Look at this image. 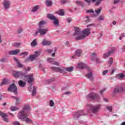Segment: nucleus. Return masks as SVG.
<instances>
[{
	"mask_svg": "<svg viewBox=\"0 0 125 125\" xmlns=\"http://www.w3.org/2000/svg\"><path fill=\"white\" fill-rule=\"evenodd\" d=\"M21 45V44L20 43L18 42H15L14 44L13 45V46L18 47Z\"/></svg>",
	"mask_w": 125,
	"mask_h": 125,
	"instance_id": "09e8293b",
	"label": "nucleus"
},
{
	"mask_svg": "<svg viewBox=\"0 0 125 125\" xmlns=\"http://www.w3.org/2000/svg\"><path fill=\"white\" fill-rule=\"evenodd\" d=\"M10 110L12 112H15V111H17L18 110H19V108L15 106H12L10 107Z\"/></svg>",
	"mask_w": 125,
	"mask_h": 125,
	"instance_id": "f704fd0d",
	"label": "nucleus"
},
{
	"mask_svg": "<svg viewBox=\"0 0 125 125\" xmlns=\"http://www.w3.org/2000/svg\"><path fill=\"white\" fill-rule=\"evenodd\" d=\"M32 85H33V84H31L30 86L28 87V90L29 91V92H31L32 91Z\"/></svg>",
	"mask_w": 125,
	"mask_h": 125,
	"instance_id": "680f3d73",
	"label": "nucleus"
},
{
	"mask_svg": "<svg viewBox=\"0 0 125 125\" xmlns=\"http://www.w3.org/2000/svg\"><path fill=\"white\" fill-rule=\"evenodd\" d=\"M7 90L9 91V92H14L15 95L18 94V88L15 83L10 84Z\"/></svg>",
	"mask_w": 125,
	"mask_h": 125,
	"instance_id": "20e7f679",
	"label": "nucleus"
},
{
	"mask_svg": "<svg viewBox=\"0 0 125 125\" xmlns=\"http://www.w3.org/2000/svg\"><path fill=\"white\" fill-rule=\"evenodd\" d=\"M125 92V87L123 86H115L113 92V95L115 96L117 93H123Z\"/></svg>",
	"mask_w": 125,
	"mask_h": 125,
	"instance_id": "7ed1b4c3",
	"label": "nucleus"
},
{
	"mask_svg": "<svg viewBox=\"0 0 125 125\" xmlns=\"http://www.w3.org/2000/svg\"><path fill=\"white\" fill-rule=\"evenodd\" d=\"M47 18H48L49 20L53 21V20H54L56 18V17L51 14H47Z\"/></svg>",
	"mask_w": 125,
	"mask_h": 125,
	"instance_id": "4be33fe9",
	"label": "nucleus"
},
{
	"mask_svg": "<svg viewBox=\"0 0 125 125\" xmlns=\"http://www.w3.org/2000/svg\"><path fill=\"white\" fill-rule=\"evenodd\" d=\"M0 116L1 117L2 119H3V121L5 122V123H8L9 122L8 118H7V114L6 113L0 111Z\"/></svg>",
	"mask_w": 125,
	"mask_h": 125,
	"instance_id": "ddd939ff",
	"label": "nucleus"
},
{
	"mask_svg": "<svg viewBox=\"0 0 125 125\" xmlns=\"http://www.w3.org/2000/svg\"><path fill=\"white\" fill-rule=\"evenodd\" d=\"M23 32V29L21 28H19L18 31V34H21Z\"/></svg>",
	"mask_w": 125,
	"mask_h": 125,
	"instance_id": "052dcab7",
	"label": "nucleus"
},
{
	"mask_svg": "<svg viewBox=\"0 0 125 125\" xmlns=\"http://www.w3.org/2000/svg\"><path fill=\"white\" fill-rule=\"evenodd\" d=\"M26 111H30V106L24 105L21 111H20L18 115V118L22 122H25L26 124H32L33 121L29 118V114L26 113Z\"/></svg>",
	"mask_w": 125,
	"mask_h": 125,
	"instance_id": "f257e3e1",
	"label": "nucleus"
},
{
	"mask_svg": "<svg viewBox=\"0 0 125 125\" xmlns=\"http://www.w3.org/2000/svg\"><path fill=\"white\" fill-rule=\"evenodd\" d=\"M26 79H28L27 83H31L33 84V83L34 82V74H31L29 75H27V77Z\"/></svg>",
	"mask_w": 125,
	"mask_h": 125,
	"instance_id": "4468645a",
	"label": "nucleus"
},
{
	"mask_svg": "<svg viewBox=\"0 0 125 125\" xmlns=\"http://www.w3.org/2000/svg\"><path fill=\"white\" fill-rule=\"evenodd\" d=\"M55 81V78H52L50 79H48L46 80V83H47V84H49V83H53V82Z\"/></svg>",
	"mask_w": 125,
	"mask_h": 125,
	"instance_id": "c756f323",
	"label": "nucleus"
},
{
	"mask_svg": "<svg viewBox=\"0 0 125 125\" xmlns=\"http://www.w3.org/2000/svg\"><path fill=\"white\" fill-rule=\"evenodd\" d=\"M57 14L58 15H60V16H63L65 14V12H64V10L60 9L58 12H56Z\"/></svg>",
	"mask_w": 125,
	"mask_h": 125,
	"instance_id": "c85d7f7f",
	"label": "nucleus"
},
{
	"mask_svg": "<svg viewBox=\"0 0 125 125\" xmlns=\"http://www.w3.org/2000/svg\"><path fill=\"white\" fill-rule=\"evenodd\" d=\"M39 69H41L42 72H45V67H42V65L41 63H40L39 65Z\"/></svg>",
	"mask_w": 125,
	"mask_h": 125,
	"instance_id": "a19ab883",
	"label": "nucleus"
},
{
	"mask_svg": "<svg viewBox=\"0 0 125 125\" xmlns=\"http://www.w3.org/2000/svg\"><path fill=\"white\" fill-rule=\"evenodd\" d=\"M53 23L54 26H56V27L59 26V20H58L57 18H56L54 20H53Z\"/></svg>",
	"mask_w": 125,
	"mask_h": 125,
	"instance_id": "cd10ccee",
	"label": "nucleus"
},
{
	"mask_svg": "<svg viewBox=\"0 0 125 125\" xmlns=\"http://www.w3.org/2000/svg\"><path fill=\"white\" fill-rule=\"evenodd\" d=\"M36 59V58L34 56V55H30L29 57H27L25 59V62H32Z\"/></svg>",
	"mask_w": 125,
	"mask_h": 125,
	"instance_id": "6ab92c4d",
	"label": "nucleus"
},
{
	"mask_svg": "<svg viewBox=\"0 0 125 125\" xmlns=\"http://www.w3.org/2000/svg\"><path fill=\"white\" fill-rule=\"evenodd\" d=\"M125 77V74L123 73H121L120 74L116 75V78L118 79V80H123V79H124Z\"/></svg>",
	"mask_w": 125,
	"mask_h": 125,
	"instance_id": "bb28decb",
	"label": "nucleus"
},
{
	"mask_svg": "<svg viewBox=\"0 0 125 125\" xmlns=\"http://www.w3.org/2000/svg\"><path fill=\"white\" fill-rule=\"evenodd\" d=\"M97 56H96V54L95 53H93L91 56L92 61H94V60H96L97 64H99L101 63V62L98 58H96Z\"/></svg>",
	"mask_w": 125,
	"mask_h": 125,
	"instance_id": "2eb2a0df",
	"label": "nucleus"
},
{
	"mask_svg": "<svg viewBox=\"0 0 125 125\" xmlns=\"http://www.w3.org/2000/svg\"><path fill=\"white\" fill-rule=\"evenodd\" d=\"M66 21L67 22V23H71V22H72L73 21V19H71V18H68L66 19Z\"/></svg>",
	"mask_w": 125,
	"mask_h": 125,
	"instance_id": "5fc2aeb1",
	"label": "nucleus"
},
{
	"mask_svg": "<svg viewBox=\"0 0 125 125\" xmlns=\"http://www.w3.org/2000/svg\"><path fill=\"white\" fill-rule=\"evenodd\" d=\"M18 83L20 87H25L26 86V83L22 80H20Z\"/></svg>",
	"mask_w": 125,
	"mask_h": 125,
	"instance_id": "393cba45",
	"label": "nucleus"
},
{
	"mask_svg": "<svg viewBox=\"0 0 125 125\" xmlns=\"http://www.w3.org/2000/svg\"><path fill=\"white\" fill-rule=\"evenodd\" d=\"M108 73V70H105L103 72V76H105Z\"/></svg>",
	"mask_w": 125,
	"mask_h": 125,
	"instance_id": "13d9d810",
	"label": "nucleus"
},
{
	"mask_svg": "<svg viewBox=\"0 0 125 125\" xmlns=\"http://www.w3.org/2000/svg\"><path fill=\"white\" fill-rule=\"evenodd\" d=\"M18 67H19V68H22L23 67V65L21 64L20 62H18Z\"/></svg>",
	"mask_w": 125,
	"mask_h": 125,
	"instance_id": "4d7b16f0",
	"label": "nucleus"
},
{
	"mask_svg": "<svg viewBox=\"0 0 125 125\" xmlns=\"http://www.w3.org/2000/svg\"><path fill=\"white\" fill-rule=\"evenodd\" d=\"M53 65H56V66H59V62L54 61Z\"/></svg>",
	"mask_w": 125,
	"mask_h": 125,
	"instance_id": "bf43d9fd",
	"label": "nucleus"
},
{
	"mask_svg": "<svg viewBox=\"0 0 125 125\" xmlns=\"http://www.w3.org/2000/svg\"><path fill=\"white\" fill-rule=\"evenodd\" d=\"M51 69L53 71H55V72H58L59 73L65 74V73H66V71L69 72H73V71L74 70V67L71 66L70 67L61 69L60 67L52 66L51 67Z\"/></svg>",
	"mask_w": 125,
	"mask_h": 125,
	"instance_id": "f03ea898",
	"label": "nucleus"
},
{
	"mask_svg": "<svg viewBox=\"0 0 125 125\" xmlns=\"http://www.w3.org/2000/svg\"><path fill=\"white\" fill-rule=\"evenodd\" d=\"M103 0H98V1L95 4V6H98V5L101 3V1Z\"/></svg>",
	"mask_w": 125,
	"mask_h": 125,
	"instance_id": "a18cd8bd",
	"label": "nucleus"
},
{
	"mask_svg": "<svg viewBox=\"0 0 125 125\" xmlns=\"http://www.w3.org/2000/svg\"><path fill=\"white\" fill-rule=\"evenodd\" d=\"M106 109L108 110L109 112H112V111H113V108L112 107V106H107L106 107Z\"/></svg>",
	"mask_w": 125,
	"mask_h": 125,
	"instance_id": "864d4df0",
	"label": "nucleus"
},
{
	"mask_svg": "<svg viewBox=\"0 0 125 125\" xmlns=\"http://www.w3.org/2000/svg\"><path fill=\"white\" fill-rule=\"evenodd\" d=\"M115 51H116V49H113L112 50H109L106 53H104L103 55L104 56V57L107 58L109 57V56H111V54H114L115 53Z\"/></svg>",
	"mask_w": 125,
	"mask_h": 125,
	"instance_id": "f8f14e48",
	"label": "nucleus"
},
{
	"mask_svg": "<svg viewBox=\"0 0 125 125\" xmlns=\"http://www.w3.org/2000/svg\"><path fill=\"white\" fill-rule=\"evenodd\" d=\"M76 3L77 4L80 5V6H82V7H83V6L84 5V3H83V2L81 1L80 0H76Z\"/></svg>",
	"mask_w": 125,
	"mask_h": 125,
	"instance_id": "2f4dec72",
	"label": "nucleus"
},
{
	"mask_svg": "<svg viewBox=\"0 0 125 125\" xmlns=\"http://www.w3.org/2000/svg\"><path fill=\"white\" fill-rule=\"evenodd\" d=\"M42 44L43 46H45V45H50V44H51V42L44 40L42 42Z\"/></svg>",
	"mask_w": 125,
	"mask_h": 125,
	"instance_id": "b1692460",
	"label": "nucleus"
},
{
	"mask_svg": "<svg viewBox=\"0 0 125 125\" xmlns=\"http://www.w3.org/2000/svg\"><path fill=\"white\" fill-rule=\"evenodd\" d=\"M120 0H114L113 2L114 4H116V3H118V2H120Z\"/></svg>",
	"mask_w": 125,
	"mask_h": 125,
	"instance_id": "69168bd1",
	"label": "nucleus"
},
{
	"mask_svg": "<svg viewBox=\"0 0 125 125\" xmlns=\"http://www.w3.org/2000/svg\"><path fill=\"white\" fill-rule=\"evenodd\" d=\"M101 10H102V7H100L99 9H97L95 10V12L96 13L97 15H99L100 13L101 12Z\"/></svg>",
	"mask_w": 125,
	"mask_h": 125,
	"instance_id": "58836bf2",
	"label": "nucleus"
},
{
	"mask_svg": "<svg viewBox=\"0 0 125 125\" xmlns=\"http://www.w3.org/2000/svg\"><path fill=\"white\" fill-rule=\"evenodd\" d=\"M82 116H85V114L83 113V110H80L77 111L74 114V119H79L80 117Z\"/></svg>",
	"mask_w": 125,
	"mask_h": 125,
	"instance_id": "0eeeda50",
	"label": "nucleus"
},
{
	"mask_svg": "<svg viewBox=\"0 0 125 125\" xmlns=\"http://www.w3.org/2000/svg\"><path fill=\"white\" fill-rule=\"evenodd\" d=\"M40 33V30H39V28L38 29V30L35 32V33L34 34V37H38V35Z\"/></svg>",
	"mask_w": 125,
	"mask_h": 125,
	"instance_id": "6e6d98bb",
	"label": "nucleus"
},
{
	"mask_svg": "<svg viewBox=\"0 0 125 125\" xmlns=\"http://www.w3.org/2000/svg\"><path fill=\"white\" fill-rule=\"evenodd\" d=\"M29 54L28 52H23L19 54V56H22V55H24V56H27Z\"/></svg>",
	"mask_w": 125,
	"mask_h": 125,
	"instance_id": "c03bdc74",
	"label": "nucleus"
},
{
	"mask_svg": "<svg viewBox=\"0 0 125 125\" xmlns=\"http://www.w3.org/2000/svg\"><path fill=\"white\" fill-rule=\"evenodd\" d=\"M3 5L4 9L5 10H6V9H9V8H10V1L8 0H4Z\"/></svg>",
	"mask_w": 125,
	"mask_h": 125,
	"instance_id": "1a4fd4ad",
	"label": "nucleus"
},
{
	"mask_svg": "<svg viewBox=\"0 0 125 125\" xmlns=\"http://www.w3.org/2000/svg\"><path fill=\"white\" fill-rule=\"evenodd\" d=\"M108 65L110 64V66L113 64V58H109V60L108 62Z\"/></svg>",
	"mask_w": 125,
	"mask_h": 125,
	"instance_id": "8fccbe9b",
	"label": "nucleus"
},
{
	"mask_svg": "<svg viewBox=\"0 0 125 125\" xmlns=\"http://www.w3.org/2000/svg\"><path fill=\"white\" fill-rule=\"evenodd\" d=\"M38 29L39 30V33H40L41 36H43V35H45V34L48 32V28L42 29V27L40 26Z\"/></svg>",
	"mask_w": 125,
	"mask_h": 125,
	"instance_id": "f3484780",
	"label": "nucleus"
},
{
	"mask_svg": "<svg viewBox=\"0 0 125 125\" xmlns=\"http://www.w3.org/2000/svg\"><path fill=\"white\" fill-rule=\"evenodd\" d=\"M49 105L50 107H53L54 106V102H53V100H51L50 101Z\"/></svg>",
	"mask_w": 125,
	"mask_h": 125,
	"instance_id": "49530a36",
	"label": "nucleus"
},
{
	"mask_svg": "<svg viewBox=\"0 0 125 125\" xmlns=\"http://www.w3.org/2000/svg\"><path fill=\"white\" fill-rule=\"evenodd\" d=\"M88 107L89 108V109H91V111L93 114H96V113H97V112L100 110V108H101V105L96 104L95 105H93L92 104H88Z\"/></svg>",
	"mask_w": 125,
	"mask_h": 125,
	"instance_id": "39448f33",
	"label": "nucleus"
},
{
	"mask_svg": "<svg viewBox=\"0 0 125 125\" xmlns=\"http://www.w3.org/2000/svg\"><path fill=\"white\" fill-rule=\"evenodd\" d=\"M14 60L16 61V62L18 63L19 62V60L17 59V58H14Z\"/></svg>",
	"mask_w": 125,
	"mask_h": 125,
	"instance_id": "338daca9",
	"label": "nucleus"
},
{
	"mask_svg": "<svg viewBox=\"0 0 125 125\" xmlns=\"http://www.w3.org/2000/svg\"><path fill=\"white\" fill-rule=\"evenodd\" d=\"M78 36H78L75 38V40L76 41H82V40H84V39H85V36L83 35V34Z\"/></svg>",
	"mask_w": 125,
	"mask_h": 125,
	"instance_id": "412c9836",
	"label": "nucleus"
},
{
	"mask_svg": "<svg viewBox=\"0 0 125 125\" xmlns=\"http://www.w3.org/2000/svg\"><path fill=\"white\" fill-rule=\"evenodd\" d=\"M13 76L16 79H18L20 77V71H13Z\"/></svg>",
	"mask_w": 125,
	"mask_h": 125,
	"instance_id": "5701e85b",
	"label": "nucleus"
},
{
	"mask_svg": "<svg viewBox=\"0 0 125 125\" xmlns=\"http://www.w3.org/2000/svg\"><path fill=\"white\" fill-rule=\"evenodd\" d=\"M45 4L46 6L50 7V6H52L53 5V2H52V0H46Z\"/></svg>",
	"mask_w": 125,
	"mask_h": 125,
	"instance_id": "a878e982",
	"label": "nucleus"
},
{
	"mask_svg": "<svg viewBox=\"0 0 125 125\" xmlns=\"http://www.w3.org/2000/svg\"><path fill=\"white\" fill-rule=\"evenodd\" d=\"M39 7L40 6L39 5H36L35 6L33 7L31 10V12H36V11H38Z\"/></svg>",
	"mask_w": 125,
	"mask_h": 125,
	"instance_id": "72a5a7b5",
	"label": "nucleus"
},
{
	"mask_svg": "<svg viewBox=\"0 0 125 125\" xmlns=\"http://www.w3.org/2000/svg\"><path fill=\"white\" fill-rule=\"evenodd\" d=\"M40 54L41 52H40L39 51H36L35 52V54H34L33 56L35 58H37V57H39V56H40Z\"/></svg>",
	"mask_w": 125,
	"mask_h": 125,
	"instance_id": "4c0bfd02",
	"label": "nucleus"
},
{
	"mask_svg": "<svg viewBox=\"0 0 125 125\" xmlns=\"http://www.w3.org/2000/svg\"><path fill=\"white\" fill-rule=\"evenodd\" d=\"M88 73L86 75V77L87 79H89L91 81V82H92L94 80L92 71L89 69H88Z\"/></svg>",
	"mask_w": 125,
	"mask_h": 125,
	"instance_id": "dca6fc26",
	"label": "nucleus"
},
{
	"mask_svg": "<svg viewBox=\"0 0 125 125\" xmlns=\"http://www.w3.org/2000/svg\"><path fill=\"white\" fill-rule=\"evenodd\" d=\"M67 2V1H65V0H62L61 1V3L62 4H64V3H66Z\"/></svg>",
	"mask_w": 125,
	"mask_h": 125,
	"instance_id": "774afa93",
	"label": "nucleus"
},
{
	"mask_svg": "<svg viewBox=\"0 0 125 125\" xmlns=\"http://www.w3.org/2000/svg\"><path fill=\"white\" fill-rule=\"evenodd\" d=\"M20 52V49H15L9 52V55H16Z\"/></svg>",
	"mask_w": 125,
	"mask_h": 125,
	"instance_id": "aec40b11",
	"label": "nucleus"
},
{
	"mask_svg": "<svg viewBox=\"0 0 125 125\" xmlns=\"http://www.w3.org/2000/svg\"><path fill=\"white\" fill-rule=\"evenodd\" d=\"M103 36V32L100 33V36L98 38V39L100 40L101 38H102Z\"/></svg>",
	"mask_w": 125,
	"mask_h": 125,
	"instance_id": "e2e57ef3",
	"label": "nucleus"
},
{
	"mask_svg": "<svg viewBox=\"0 0 125 125\" xmlns=\"http://www.w3.org/2000/svg\"><path fill=\"white\" fill-rule=\"evenodd\" d=\"M46 51L48 53H52V52H53V51L52 49H47Z\"/></svg>",
	"mask_w": 125,
	"mask_h": 125,
	"instance_id": "0e129e2a",
	"label": "nucleus"
},
{
	"mask_svg": "<svg viewBox=\"0 0 125 125\" xmlns=\"http://www.w3.org/2000/svg\"><path fill=\"white\" fill-rule=\"evenodd\" d=\"M86 12L87 13L93 14L94 13V10H93V9H89V10H87Z\"/></svg>",
	"mask_w": 125,
	"mask_h": 125,
	"instance_id": "de8ad7c7",
	"label": "nucleus"
},
{
	"mask_svg": "<svg viewBox=\"0 0 125 125\" xmlns=\"http://www.w3.org/2000/svg\"><path fill=\"white\" fill-rule=\"evenodd\" d=\"M31 46H36V45H38V42H37V39H34L31 42Z\"/></svg>",
	"mask_w": 125,
	"mask_h": 125,
	"instance_id": "c9c22d12",
	"label": "nucleus"
},
{
	"mask_svg": "<svg viewBox=\"0 0 125 125\" xmlns=\"http://www.w3.org/2000/svg\"><path fill=\"white\" fill-rule=\"evenodd\" d=\"M78 69H87V70H88V69H89V67H88V66H87V65L83 62L78 63Z\"/></svg>",
	"mask_w": 125,
	"mask_h": 125,
	"instance_id": "9d476101",
	"label": "nucleus"
},
{
	"mask_svg": "<svg viewBox=\"0 0 125 125\" xmlns=\"http://www.w3.org/2000/svg\"><path fill=\"white\" fill-rule=\"evenodd\" d=\"M47 60L49 63H51V64H52L54 62V59L53 58H48Z\"/></svg>",
	"mask_w": 125,
	"mask_h": 125,
	"instance_id": "79ce46f5",
	"label": "nucleus"
},
{
	"mask_svg": "<svg viewBox=\"0 0 125 125\" xmlns=\"http://www.w3.org/2000/svg\"><path fill=\"white\" fill-rule=\"evenodd\" d=\"M82 34L85 37H87L90 35V29L86 28L82 31Z\"/></svg>",
	"mask_w": 125,
	"mask_h": 125,
	"instance_id": "a211bd4d",
	"label": "nucleus"
},
{
	"mask_svg": "<svg viewBox=\"0 0 125 125\" xmlns=\"http://www.w3.org/2000/svg\"><path fill=\"white\" fill-rule=\"evenodd\" d=\"M8 82V79H7L6 78H4L2 82L0 83V85H4V84H7V82Z\"/></svg>",
	"mask_w": 125,
	"mask_h": 125,
	"instance_id": "7c9ffc66",
	"label": "nucleus"
},
{
	"mask_svg": "<svg viewBox=\"0 0 125 125\" xmlns=\"http://www.w3.org/2000/svg\"><path fill=\"white\" fill-rule=\"evenodd\" d=\"M36 93H37V87H36L35 86H33L32 92V96H35V95H36Z\"/></svg>",
	"mask_w": 125,
	"mask_h": 125,
	"instance_id": "e433bc0d",
	"label": "nucleus"
},
{
	"mask_svg": "<svg viewBox=\"0 0 125 125\" xmlns=\"http://www.w3.org/2000/svg\"><path fill=\"white\" fill-rule=\"evenodd\" d=\"M20 77H21V78H26V79L27 77H28V75H27L26 73L20 71Z\"/></svg>",
	"mask_w": 125,
	"mask_h": 125,
	"instance_id": "473e14b6",
	"label": "nucleus"
},
{
	"mask_svg": "<svg viewBox=\"0 0 125 125\" xmlns=\"http://www.w3.org/2000/svg\"><path fill=\"white\" fill-rule=\"evenodd\" d=\"M0 62L4 63V62H7V60H6L5 58H3L0 60Z\"/></svg>",
	"mask_w": 125,
	"mask_h": 125,
	"instance_id": "603ef678",
	"label": "nucleus"
},
{
	"mask_svg": "<svg viewBox=\"0 0 125 125\" xmlns=\"http://www.w3.org/2000/svg\"><path fill=\"white\" fill-rule=\"evenodd\" d=\"M46 22L45 21H41L39 23H38V26L39 27H42V25H44V24H45Z\"/></svg>",
	"mask_w": 125,
	"mask_h": 125,
	"instance_id": "37998d69",
	"label": "nucleus"
},
{
	"mask_svg": "<svg viewBox=\"0 0 125 125\" xmlns=\"http://www.w3.org/2000/svg\"><path fill=\"white\" fill-rule=\"evenodd\" d=\"M86 99H90L91 100H96V99H100V97L98 94L94 93H90L86 96Z\"/></svg>",
	"mask_w": 125,
	"mask_h": 125,
	"instance_id": "423d86ee",
	"label": "nucleus"
},
{
	"mask_svg": "<svg viewBox=\"0 0 125 125\" xmlns=\"http://www.w3.org/2000/svg\"><path fill=\"white\" fill-rule=\"evenodd\" d=\"M74 31H75V33L73 34V36L82 35L83 32H82V30H81V28H80V27H78L76 26L74 27Z\"/></svg>",
	"mask_w": 125,
	"mask_h": 125,
	"instance_id": "9b49d317",
	"label": "nucleus"
},
{
	"mask_svg": "<svg viewBox=\"0 0 125 125\" xmlns=\"http://www.w3.org/2000/svg\"><path fill=\"white\" fill-rule=\"evenodd\" d=\"M97 0H84V1L87 2L88 4V5H90V3H91V1L92 2H95Z\"/></svg>",
	"mask_w": 125,
	"mask_h": 125,
	"instance_id": "ea45409f",
	"label": "nucleus"
},
{
	"mask_svg": "<svg viewBox=\"0 0 125 125\" xmlns=\"http://www.w3.org/2000/svg\"><path fill=\"white\" fill-rule=\"evenodd\" d=\"M104 19L102 16H100L98 19V21H104Z\"/></svg>",
	"mask_w": 125,
	"mask_h": 125,
	"instance_id": "3c124183",
	"label": "nucleus"
},
{
	"mask_svg": "<svg viewBox=\"0 0 125 125\" xmlns=\"http://www.w3.org/2000/svg\"><path fill=\"white\" fill-rule=\"evenodd\" d=\"M83 53V50L81 49H78L75 52V55L72 56V59H77V57H80Z\"/></svg>",
	"mask_w": 125,
	"mask_h": 125,
	"instance_id": "6e6552de",
	"label": "nucleus"
}]
</instances>
